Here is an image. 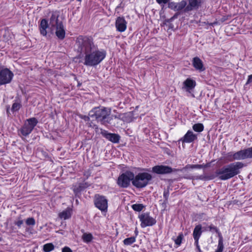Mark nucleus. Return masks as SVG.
I'll return each mask as SVG.
<instances>
[{"label":"nucleus","instance_id":"1","mask_svg":"<svg viewBox=\"0 0 252 252\" xmlns=\"http://www.w3.org/2000/svg\"><path fill=\"white\" fill-rule=\"evenodd\" d=\"M75 45L77 52L82 56H84V64L85 65L95 66L106 57V52L102 49L99 50L91 36H79L76 39Z\"/></svg>","mask_w":252,"mask_h":252},{"label":"nucleus","instance_id":"2","mask_svg":"<svg viewBox=\"0 0 252 252\" xmlns=\"http://www.w3.org/2000/svg\"><path fill=\"white\" fill-rule=\"evenodd\" d=\"M59 15L53 13L50 18L49 24L48 21L45 19H42L40 22L39 25V30L41 34L43 36L47 35V29H50L53 32L55 30V33L58 38L60 39H63L65 37V32L62 22L59 21Z\"/></svg>","mask_w":252,"mask_h":252},{"label":"nucleus","instance_id":"3","mask_svg":"<svg viewBox=\"0 0 252 252\" xmlns=\"http://www.w3.org/2000/svg\"><path fill=\"white\" fill-rule=\"evenodd\" d=\"M244 166V164L242 162H232L217 170L216 174L220 180H227L238 175Z\"/></svg>","mask_w":252,"mask_h":252},{"label":"nucleus","instance_id":"4","mask_svg":"<svg viewBox=\"0 0 252 252\" xmlns=\"http://www.w3.org/2000/svg\"><path fill=\"white\" fill-rule=\"evenodd\" d=\"M111 108L104 107H94L89 112V116L92 120H96L102 124L110 123L107 118L110 115Z\"/></svg>","mask_w":252,"mask_h":252},{"label":"nucleus","instance_id":"5","mask_svg":"<svg viewBox=\"0 0 252 252\" xmlns=\"http://www.w3.org/2000/svg\"><path fill=\"white\" fill-rule=\"evenodd\" d=\"M152 179V175L147 172L139 173L134 175L132 184L137 189L143 188L148 185Z\"/></svg>","mask_w":252,"mask_h":252},{"label":"nucleus","instance_id":"6","mask_svg":"<svg viewBox=\"0 0 252 252\" xmlns=\"http://www.w3.org/2000/svg\"><path fill=\"white\" fill-rule=\"evenodd\" d=\"M38 123V121L35 118H31L27 119L23 126L18 130V135L22 137L27 136L32 131Z\"/></svg>","mask_w":252,"mask_h":252},{"label":"nucleus","instance_id":"7","mask_svg":"<svg viewBox=\"0 0 252 252\" xmlns=\"http://www.w3.org/2000/svg\"><path fill=\"white\" fill-rule=\"evenodd\" d=\"M133 178L134 173L131 171H126L119 176L117 183L120 187L126 188L129 186Z\"/></svg>","mask_w":252,"mask_h":252},{"label":"nucleus","instance_id":"8","mask_svg":"<svg viewBox=\"0 0 252 252\" xmlns=\"http://www.w3.org/2000/svg\"><path fill=\"white\" fill-rule=\"evenodd\" d=\"M13 76V73L9 69H0V86L10 83Z\"/></svg>","mask_w":252,"mask_h":252},{"label":"nucleus","instance_id":"9","mask_svg":"<svg viewBox=\"0 0 252 252\" xmlns=\"http://www.w3.org/2000/svg\"><path fill=\"white\" fill-rule=\"evenodd\" d=\"M95 206L101 212H106L108 208V200L102 195L96 194L94 200Z\"/></svg>","mask_w":252,"mask_h":252},{"label":"nucleus","instance_id":"10","mask_svg":"<svg viewBox=\"0 0 252 252\" xmlns=\"http://www.w3.org/2000/svg\"><path fill=\"white\" fill-rule=\"evenodd\" d=\"M141 221V226L142 228L153 226L156 223V220L151 217L148 213H143L139 216Z\"/></svg>","mask_w":252,"mask_h":252},{"label":"nucleus","instance_id":"11","mask_svg":"<svg viewBox=\"0 0 252 252\" xmlns=\"http://www.w3.org/2000/svg\"><path fill=\"white\" fill-rule=\"evenodd\" d=\"M252 158V147L235 152V160H240Z\"/></svg>","mask_w":252,"mask_h":252},{"label":"nucleus","instance_id":"12","mask_svg":"<svg viewBox=\"0 0 252 252\" xmlns=\"http://www.w3.org/2000/svg\"><path fill=\"white\" fill-rule=\"evenodd\" d=\"M178 171L166 165H156L152 168V172L158 174H166Z\"/></svg>","mask_w":252,"mask_h":252},{"label":"nucleus","instance_id":"13","mask_svg":"<svg viewBox=\"0 0 252 252\" xmlns=\"http://www.w3.org/2000/svg\"><path fill=\"white\" fill-rule=\"evenodd\" d=\"M127 22L123 17H118L115 22L117 30L119 32H124L127 27Z\"/></svg>","mask_w":252,"mask_h":252},{"label":"nucleus","instance_id":"14","mask_svg":"<svg viewBox=\"0 0 252 252\" xmlns=\"http://www.w3.org/2000/svg\"><path fill=\"white\" fill-rule=\"evenodd\" d=\"M197 139V135L194 134L191 130H188L185 135L180 139L183 143H190Z\"/></svg>","mask_w":252,"mask_h":252},{"label":"nucleus","instance_id":"15","mask_svg":"<svg viewBox=\"0 0 252 252\" xmlns=\"http://www.w3.org/2000/svg\"><path fill=\"white\" fill-rule=\"evenodd\" d=\"M183 85V89H185L186 92L190 93L194 89L196 84L195 80L188 78L184 81Z\"/></svg>","mask_w":252,"mask_h":252},{"label":"nucleus","instance_id":"16","mask_svg":"<svg viewBox=\"0 0 252 252\" xmlns=\"http://www.w3.org/2000/svg\"><path fill=\"white\" fill-rule=\"evenodd\" d=\"M201 6V0H189V4H187L185 12L190 11L194 9H197Z\"/></svg>","mask_w":252,"mask_h":252},{"label":"nucleus","instance_id":"17","mask_svg":"<svg viewBox=\"0 0 252 252\" xmlns=\"http://www.w3.org/2000/svg\"><path fill=\"white\" fill-rule=\"evenodd\" d=\"M192 64L195 69L198 70L199 72H202L205 70V68L204 66L202 61L197 57H195L193 58Z\"/></svg>","mask_w":252,"mask_h":252},{"label":"nucleus","instance_id":"18","mask_svg":"<svg viewBox=\"0 0 252 252\" xmlns=\"http://www.w3.org/2000/svg\"><path fill=\"white\" fill-rule=\"evenodd\" d=\"M102 134L105 138L113 143H118L119 142L120 136L118 134L108 133L105 131Z\"/></svg>","mask_w":252,"mask_h":252},{"label":"nucleus","instance_id":"19","mask_svg":"<svg viewBox=\"0 0 252 252\" xmlns=\"http://www.w3.org/2000/svg\"><path fill=\"white\" fill-rule=\"evenodd\" d=\"M89 186L90 185L88 183L85 182L80 183L78 186H74L73 191L75 196H78L80 194V192Z\"/></svg>","mask_w":252,"mask_h":252},{"label":"nucleus","instance_id":"20","mask_svg":"<svg viewBox=\"0 0 252 252\" xmlns=\"http://www.w3.org/2000/svg\"><path fill=\"white\" fill-rule=\"evenodd\" d=\"M203 231L202 230V226L201 224L196 225L193 231V237L195 241H199Z\"/></svg>","mask_w":252,"mask_h":252},{"label":"nucleus","instance_id":"21","mask_svg":"<svg viewBox=\"0 0 252 252\" xmlns=\"http://www.w3.org/2000/svg\"><path fill=\"white\" fill-rule=\"evenodd\" d=\"M71 215L72 210L69 208H67L63 212L60 213L59 214V217L61 219L65 220L69 219L71 217Z\"/></svg>","mask_w":252,"mask_h":252},{"label":"nucleus","instance_id":"22","mask_svg":"<svg viewBox=\"0 0 252 252\" xmlns=\"http://www.w3.org/2000/svg\"><path fill=\"white\" fill-rule=\"evenodd\" d=\"M82 239L84 242L89 243L93 239V236L91 233H84Z\"/></svg>","mask_w":252,"mask_h":252},{"label":"nucleus","instance_id":"23","mask_svg":"<svg viewBox=\"0 0 252 252\" xmlns=\"http://www.w3.org/2000/svg\"><path fill=\"white\" fill-rule=\"evenodd\" d=\"M204 126L201 123H197L193 125L192 129L194 131L201 132L204 130Z\"/></svg>","mask_w":252,"mask_h":252},{"label":"nucleus","instance_id":"24","mask_svg":"<svg viewBox=\"0 0 252 252\" xmlns=\"http://www.w3.org/2000/svg\"><path fill=\"white\" fill-rule=\"evenodd\" d=\"M136 241V236H132L127 238L123 240V243L125 245H131Z\"/></svg>","mask_w":252,"mask_h":252},{"label":"nucleus","instance_id":"25","mask_svg":"<svg viewBox=\"0 0 252 252\" xmlns=\"http://www.w3.org/2000/svg\"><path fill=\"white\" fill-rule=\"evenodd\" d=\"M216 233L218 234V236L219 237V241H218V247H221L222 248H224L223 246V237L222 235L220 232V230L219 229L218 231L216 232Z\"/></svg>","mask_w":252,"mask_h":252},{"label":"nucleus","instance_id":"26","mask_svg":"<svg viewBox=\"0 0 252 252\" xmlns=\"http://www.w3.org/2000/svg\"><path fill=\"white\" fill-rule=\"evenodd\" d=\"M225 158L228 161H233L235 160V152H230L225 154Z\"/></svg>","mask_w":252,"mask_h":252},{"label":"nucleus","instance_id":"27","mask_svg":"<svg viewBox=\"0 0 252 252\" xmlns=\"http://www.w3.org/2000/svg\"><path fill=\"white\" fill-rule=\"evenodd\" d=\"M14 223L15 225L17 226L18 228H20L22 226V225L24 223V220L22 219L21 215L18 216L16 220L14 221Z\"/></svg>","mask_w":252,"mask_h":252},{"label":"nucleus","instance_id":"28","mask_svg":"<svg viewBox=\"0 0 252 252\" xmlns=\"http://www.w3.org/2000/svg\"><path fill=\"white\" fill-rule=\"evenodd\" d=\"M187 2L185 0H182L180 2H177V10L180 11L183 9H185L187 6Z\"/></svg>","mask_w":252,"mask_h":252},{"label":"nucleus","instance_id":"29","mask_svg":"<svg viewBox=\"0 0 252 252\" xmlns=\"http://www.w3.org/2000/svg\"><path fill=\"white\" fill-rule=\"evenodd\" d=\"M43 249L45 252H49L54 249V246L52 243H47L43 246Z\"/></svg>","mask_w":252,"mask_h":252},{"label":"nucleus","instance_id":"30","mask_svg":"<svg viewBox=\"0 0 252 252\" xmlns=\"http://www.w3.org/2000/svg\"><path fill=\"white\" fill-rule=\"evenodd\" d=\"M131 207L134 211L140 212L143 210L144 206L142 204H134L132 205Z\"/></svg>","mask_w":252,"mask_h":252},{"label":"nucleus","instance_id":"31","mask_svg":"<svg viewBox=\"0 0 252 252\" xmlns=\"http://www.w3.org/2000/svg\"><path fill=\"white\" fill-rule=\"evenodd\" d=\"M184 238V236L183 233H180L177 238H176L174 240V242L176 245H177L178 246H179L181 245L182 243V241Z\"/></svg>","mask_w":252,"mask_h":252},{"label":"nucleus","instance_id":"32","mask_svg":"<svg viewBox=\"0 0 252 252\" xmlns=\"http://www.w3.org/2000/svg\"><path fill=\"white\" fill-rule=\"evenodd\" d=\"M26 223L28 225L33 226L35 224V221L33 218H29L26 220Z\"/></svg>","mask_w":252,"mask_h":252},{"label":"nucleus","instance_id":"33","mask_svg":"<svg viewBox=\"0 0 252 252\" xmlns=\"http://www.w3.org/2000/svg\"><path fill=\"white\" fill-rule=\"evenodd\" d=\"M21 107V104L18 102H15L12 106L11 110L13 111H17Z\"/></svg>","mask_w":252,"mask_h":252},{"label":"nucleus","instance_id":"34","mask_svg":"<svg viewBox=\"0 0 252 252\" xmlns=\"http://www.w3.org/2000/svg\"><path fill=\"white\" fill-rule=\"evenodd\" d=\"M169 195V191L168 189H164L163 191V197L164 198V203L166 204L168 202V199Z\"/></svg>","mask_w":252,"mask_h":252},{"label":"nucleus","instance_id":"35","mask_svg":"<svg viewBox=\"0 0 252 252\" xmlns=\"http://www.w3.org/2000/svg\"><path fill=\"white\" fill-rule=\"evenodd\" d=\"M208 228L209 231L212 233L214 232H217L219 229L217 227L214 225L213 224H211L208 226Z\"/></svg>","mask_w":252,"mask_h":252},{"label":"nucleus","instance_id":"36","mask_svg":"<svg viewBox=\"0 0 252 252\" xmlns=\"http://www.w3.org/2000/svg\"><path fill=\"white\" fill-rule=\"evenodd\" d=\"M156 2L161 6H164V4L168 3L170 0H156Z\"/></svg>","mask_w":252,"mask_h":252},{"label":"nucleus","instance_id":"37","mask_svg":"<svg viewBox=\"0 0 252 252\" xmlns=\"http://www.w3.org/2000/svg\"><path fill=\"white\" fill-rule=\"evenodd\" d=\"M113 112L114 113H115L116 114L115 115H112L113 117H114L115 119H121V116H122L121 114L118 113L117 112V110H114L113 111Z\"/></svg>","mask_w":252,"mask_h":252},{"label":"nucleus","instance_id":"38","mask_svg":"<svg viewBox=\"0 0 252 252\" xmlns=\"http://www.w3.org/2000/svg\"><path fill=\"white\" fill-rule=\"evenodd\" d=\"M206 165L203 164H193L191 165V167L192 168H198L201 169L202 167H205Z\"/></svg>","mask_w":252,"mask_h":252},{"label":"nucleus","instance_id":"39","mask_svg":"<svg viewBox=\"0 0 252 252\" xmlns=\"http://www.w3.org/2000/svg\"><path fill=\"white\" fill-rule=\"evenodd\" d=\"M175 4V2L171 1L170 2V1L168 2V7L172 10H173L174 5Z\"/></svg>","mask_w":252,"mask_h":252},{"label":"nucleus","instance_id":"40","mask_svg":"<svg viewBox=\"0 0 252 252\" xmlns=\"http://www.w3.org/2000/svg\"><path fill=\"white\" fill-rule=\"evenodd\" d=\"M62 252H72V251L69 247H65L62 249Z\"/></svg>","mask_w":252,"mask_h":252},{"label":"nucleus","instance_id":"41","mask_svg":"<svg viewBox=\"0 0 252 252\" xmlns=\"http://www.w3.org/2000/svg\"><path fill=\"white\" fill-rule=\"evenodd\" d=\"M198 241H195V242H194L195 245L196 246V247L198 252H202V251L201 250L200 246L199 245Z\"/></svg>","mask_w":252,"mask_h":252},{"label":"nucleus","instance_id":"42","mask_svg":"<svg viewBox=\"0 0 252 252\" xmlns=\"http://www.w3.org/2000/svg\"><path fill=\"white\" fill-rule=\"evenodd\" d=\"M81 118L84 120L85 121H89L90 120V119L91 118V117L89 115L88 116H82Z\"/></svg>","mask_w":252,"mask_h":252},{"label":"nucleus","instance_id":"43","mask_svg":"<svg viewBox=\"0 0 252 252\" xmlns=\"http://www.w3.org/2000/svg\"><path fill=\"white\" fill-rule=\"evenodd\" d=\"M251 82H252V74L248 76V79L247 80L246 85L249 84Z\"/></svg>","mask_w":252,"mask_h":252},{"label":"nucleus","instance_id":"44","mask_svg":"<svg viewBox=\"0 0 252 252\" xmlns=\"http://www.w3.org/2000/svg\"><path fill=\"white\" fill-rule=\"evenodd\" d=\"M223 249L224 248L218 247L217 250L215 252H222Z\"/></svg>","mask_w":252,"mask_h":252},{"label":"nucleus","instance_id":"45","mask_svg":"<svg viewBox=\"0 0 252 252\" xmlns=\"http://www.w3.org/2000/svg\"><path fill=\"white\" fill-rule=\"evenodd\" d=\"M173 10H174L175 11H178V10H177V2H175V4L174 7V8L173 9Z\"/></svg>","mask_w":252,"mask_h":252},{"label":"nucleus","instance_id":"46","mask_svg":"<svg viewBox=\"0 0 252 252\" xmlns=\"http://www.w3.org/2000/svg\"><path fill=\"white\" fill-rule=\"evenodd\" d=\"M134 233L135 234V236L136 237L138 234V231L137 230V228H136L134 231Z\"/></svg>","mask_w":252,"mask_h":252},{"label":"nucleus","instance_id":"47","mask_svg":"<svg viewBox=\"0 0 252 252\" xmlns=\"http://www.w3.org/2000/svg\"><path fill=\"white\" fill-rule=\"evenodd\" d=\"M203 231H209L208 228V226L204 227V230Z\"/></svg>","mask_w":252,"mask_h":252},{"label":"nucleus","instance_id":"48","mask_svg":"<svg viewBox=\"0 0 252 252\" xmlns=\"http://www.w3.org/2000/svg\"><path fill=\"white\" fill-rule=\"evenodd\" d=\"M77 0L78 1H80V2L82 1V0Z\"/></svg>","mask_w":252,"mask_h":252},{"label":"nucleus","instance_id":"49","mask_svg":"<svg viewBox=\"0 0 252 252\" xmlns=\"http://www.w3.org/2000/svg\"><path fill=\"white\" fill-rule=\"evenodd\" d=\"M1 240V238H0V240Z\"/></svg>","mask_w":252,"mask_h":252}]
</instances>
